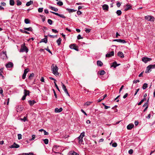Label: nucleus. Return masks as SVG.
Wrapping results in <instances>:
<instances>
[{
    "instance_id": "obj_15",
    "label": "nucleus",
    "mask_w": 155,
    "mask_h": 155,
    "mask_svg": "<svg viewBox=\"0 0 155 155\" xmlns=\"http://www.w3.org/2000/svg\"><path fill=\"white\" fill-rule=\"evenodd\" d=\"M118 56L121 58H123L124 57L123 53L121 51H119L117 53Z\"/></svg>"
},
{
    "instance_id": "obj_47",
    "label": "nucleus",
    "mask_w": 155,
    "mask_h": 155,
    "mask_svg": "<svg viewBox=\"0 0 155 155\" xmlns=\"http://www.w3.org/2000/svg\"><path fill=\"white\" fill-rule=\"evenodd\" d=\"M69 155H79L77 153H76L73 151V152H72V153H71Z\"/></svg>"
},
{
    "instance_id": "obj_12",
    "label": "nucleus",
    "mask_w": 155,
    "mask_h": 155,
    "mask_svg": "<svg viewBox=\"0 0 155 155\" xmlns=\"http://www.w3.org/2000/svg\"><path fill=\"white\" fill-rule=\"evenodd\" d=\"M19 147V145L18 144H16L15 143H14L13 145H12L10 147L11 148H18Z\"/></svg>"
},
{
    "instance_id": "obj_64",
    "label": "nucleus",
    "mask_w": 155,
    "mask_h": 155,
    "mask_svg": "<svg viewBox=\"0 0 155 155\" xmlns=\"http://www.w3.org/2000/svg\"><path fill=\"white\" fill-rule=\"evenodd\" d=\"M140 82V81L138 80H137L134 81L133 83H137V82Z\"/></svg>"
},
{
    "instance_id": "obj_31",
    "label": "nucleus",
    "mask_w": 155,
    "mask_h": 155,
    "mask_svg": "<svg viewBox=\"0 0 155 155\" xmlns=\"http://www.w3.org/2000/svg\"><path fill=\"white\" fill-rule=\"evenodd\" d=\"M61 39L60 38H59L58 40H57V43L58 45L59 46L61 44Z\"/></svg>"
},
{
    "instance_id": "obj_22",
    "label": "nucleus",
    "mask_w": 155,
    "mask_h": 155,
    "mask_svg": "<svg viewBox=\"0 0 155 155\" xmlns=\"http://www.w3.org/2000/svg\"><path fill=\"white\" fill-rule=\"evenodd\" d=\"M119 65V64H117V62L116 61H114L112 63L111 67H114V68H115Z\"/></svg>"
},
{
    "instance_id": "obj_57",
    "label": "nucleus",
    "mask_w": 155,
    "mask_h": 155,
    "mask_svg": "<svg viewBox=\"0 0 155 155\" xmlns=\"http://www.w3.org/2000/svg\"><path fill=\"white\" fill-rule=\"evenodd\" d=\"M59 17L64 18H66L65 16L63 14H60Z\"/></svg>"
},
{
    "instance_id": "obj_43",
    "label": "nucleus",
    "mask_w": 155,
    "mask_h": 155,
    "mask_svg": "<svg viewBox=\"0 0 155 155\" xmlns=\"http://www.w3.org/2000/svg\"><path fill=\"white\" fill-rule=\"evenodd\" d=\"M150 69H155V64H151L150 65Z\"/></svg>"
},
{
    "instance_id": "obj_27",
    "label": "nucleus",
    "mask_w": 155,
    "mask_h": 155,
    "mask_svg": "<svg viewBox=\"0 0 155 155\" xmlns=\"http://www.w3.org/2000/svg\"><path fill=\"white\" fill-rule=\"evenodd\" d=\"M98 73L101 75H103L105 74V72L104 70H101L98 71Z\"/></svg>"
},
{
    "instance_id": "obj_42",
    "label": "nucleus",
    "mask_w": 155,
    "mask_h": 155,
    "mask_svg": "<svg viewBox=\"0 0 155 155\" xmlns=\"http://www.w3.org/2000/svg\"><path fill=\"white\" fill-rule=\"evenodd\" d=\"M84 136V132H83L81 134L80 136L79 137H82V138H83V137Z\"/></svg>"
},
{
    "instance_id": "obj_51",
    "label": "nucleus",
    "mask_w": 155,
    "mask_h": 155,
    "mask_svg": "<svg viewBox=\"0 0 155 155\" xmlns=\"http://www.w3.org/2000/svg\"><path fill=\"white\" fill-rule=\"evenodd\" d=\"M112 145L113 147H116L117 146V144L116 143H114L112 144Z\"/></svg>"
},
{
    "instance_id": "obj_19",
    "label": "nucleus",
    "mask_w": 155,
    "mask_h": 155,
    "mask_svg": "<svg viewBox=\"0 0 155 155\" xmlns=\"http://www.w3.org/2000/svg\"><path fill=\"white\" fill-rule=\"evenodd\" d=\"M103 8L104 10H107L108 9V6L106 4H104L103 5Z\"/></svg>"
},
{
    "instance_id": "obj_60",
    "label": "nucleus",
    "mask_w": 155,
    "mask_h": 155,
    "mask_svg": "<svg viewBox=\"0 0 155 155\" xmlns=\"http://www.w3.org/2000/svg\"><path fill=\"white\" fill-rule=\"evenodd\" d=\"M85 31L87 33H89L90 32V29H89L87 28L85 30Z\"/></svg>"
},
{
    "instance_id": "obj_7",
    "label": "nucleus",
    "mask_w": 155,
    "mask_h": 155,
    "mask_svg": "<svg viewBox=\"0 0 155 155\" xmlns=\"http://www.w3.org/2000/svg\"><path fill=\"white\" fill-rule=\"evenodd\" d=\"M7 68H12L13 67V64L12 62H9L5 65Z\"/></svg>"
},
{
    "instance_id": "obj_39",
    "label": "nucleus",
    "mask_w": 155,
    "mask_h": 155,
    "mask_svg": "<svg viewBox=\"0 0 155 155\" xmlns=\"http://www.w3.org/2000/svg\"><path fill=\"white\" fill-rule=\"evenodd\" d=\"M116 13L118 15H120L121 14L122 12L120 10H118L117 11Z\"/></svg>"
},
{
    "instance_id": "obj_4",
    "label": "nucleus",
    "mask_w": 155,
    "mask_h": 155,
    "mask_svg": "<svg viewBox=\"0 0 155 155\" xmlns=\"http://www.w3.org/2000/svg\"><path fill=\"white\" fill-rule=\"evenodd\" d=\"M69 47L71 49H74L77 51H79L78 47L76 46L75 44H71L70 45Z\"/></svg>"
},
{
    "instance_id": "obj_18",
    "label": "nucleus",
    "mask_w": 155,
    "mask_h": 155,
    "mask_svg": "<svg viewBox=\"0 0 155 155\" xmlns=\"http://www.w3.org/2000/svg\"><path fill=\"white\" fill-rule=\"evenodd\" d=\"M150 65H149L147 67L146 70L145 71V73H149L150 72V71H151V70H150L151 69L150 68Z\"/></svg>"
},
{
    "instance_id": "obj_9",
    "label": "nucleus",
    "mask_w": 155,
    "mask_h": 155,
    "mask_svg": "<svg viewBox=\"0 0 155 155\" xmlns=\"http://www.w3.org/2000/svg\"><path fill=\"white\" fill-rule=\"evenodd\" d=\"M29 69L28 68L25 70L24 74H23L22 77L23 79H25V78L26 74L29 71Z\"/></svg>"
},
{
    "instance_id": "obj_30",
    "label": "nucleus",
    "mask_w": 155,
    "mask_h": 155,
    "mask_svg": "<svg viewBox=\"0 0 155 155\" xmlns=\"http://www.w3.org/2000/svg\"><path fill=\"white\" fill-rule=\"evenodd\" d=\"M147 85L148 84H147L146 83L144 84L142 87L143 89L144 90L147 87Z\"/></svg>"
},
{
    "instance_id": "obj_8",
    "label": "nucleus",
    "mask_w": 155,
    "mask_h": 155,
    "mask_svg": "<svg viewBox=\"0 0 155 155\" xmlns=\"http://www.w3.org/2000/svg\"><path fill=\"white\" fill-rule=\"evenodd\" d=\"M151 60V58L147 57H143L142 59V61L145 63Z\"/></svg>"
},
{
    "instance_id": "obj_11",
    "label": "nucleus",
    "mask_w": 155,
    "mask_h": 155,
    "mask_svg": "<svg viewBox=\"0 0 155 155\" xmlns=\"http://www.w3.org/2000/svg\"><path fill=\"white\" fill-rule=\"evenodd\" d=\"M62 110L63 109L62 107H60L59 109L58 108H56L54 111L56 113H59L62 111Z\"/></svg>"
},
{
    "instance_id": "obj_37",
    "label": "nucleus",
    "mask_w": 155,
    "mask_h": 155,
    "mask_svg": "<svg viewBox=\"0 0 155 155\" xmlns=\"http://www.w3.org/2000/svg\"><path fill=\"white\" fill-rule=\"evenodd\" d=\"M43 140L44 141L45 143L46 144H47L48 143V140L47 139H43Z\"/></svg>"
},
{
    "instance_id": "obj_10",
    "label": "nucleus",
    "mask_w": 155,
    "mask_h": 155,
    "mask_svg": "<svg viewBox=\"0 0 155 155\" xmlns=\"http://www.w3.org/2000/svg\"><path fill=\"white\" fill-rule=\"evenodd\" d=\"M114 53L113 51H112L110 52L107 53L106 55V57H110L114 55Z\"/></svg>"
},
{
    "instance_id": "obj_45",
    "label": "nucleus",
    "mask_w": 155,
    "mask_h": 155,
    "mask_svg": "<svg viewBox=\"0 0 155 155\" xmlns=\"http://www.w3.org/2000/svg\"><path fill=\"white\" fill-rule=\"evenodd\" d=\"M17 5H20L21 4V2L19 0H17Z\"/></svg>"
},
{
    "instance_id": "obj_13",
    "label": "nucleus",
    "mask_w": 155,
    "mask_h": 155,
    "mask_svg": "<svg viewBox=\"0 0 155 155\" xmlns=\"http://www.w3.org/2000/svg\"><path fill=\"white\" fill-rule=\"evenodd\" d=\"M134 127V124H129L127 126V128L128 130L131 129Z\"/></svg>"
},
{
    "instance_id": "obj_3",
    "label": "nucleus",
    "mask_w": 155,
    "mask_h": 155,
    "mask_svg": "<svg viewBox=\"0 0 155 155\" xmlns=\"http://www.w3.org/2000/svg\"><path fill=\"white\" fill-rule=\"evenodd\" d=\"M145 19L151 21H153L154 20V18L152 16L147 15L145 17Z\"/></svg>"
},
{
    "instance_id": "obj_34",
    "label": "nucleus",
    "mask_w": 155,
    "mask_h": 155,
    "mask_svg": "<svg viewBox=\"0 0 155 155\" xmlns=\"http://www.w3.org/2000/svg\"><path fill=\"white\" fill-rule=\"evenodd\" d=\"M146 100L145 98H143L140 101L138 104V105H140L144 101V100Z\"/></svg>"
},
{
    "instance_id": "obj_21",
    "label": "nucleus",
    "mask_w": 155,
    "mask_h": 155,
    "mask_svg": "<svg viewBox=\"0 0 155 155\" xmlns=\"http://www.w3.org/2000/svg\"><path fill=\"white\" fill-rule=\"evenodd\" d=\"M49 8L52 10H53L55 12H57L58 10V8L51 6H49Z\"/></svg>"
},
{
    "instance_id": "obj_14",
    "label": "nucleus",
    "mask_w": 155,
    "mask_h": 155,
    "mask_svg": "<svg viewBox=\"0 0 155 155\" xmlns=\"http://www.w3.org/2000/svg\"><path fill=\"white\" fill-rule=\"evenodd\" d=\"M131 8V6L130 5H127L125 6L124 11H126Z\"/></svg>"
},
{
    "instance_id": "obj_25",
    "label": "nucleus",
    "mask_w": 155,
    "mask_h": 155,
    "mask_svg": "<svg viewBox=\"0 0 155 155\" xmlns=\"http://www.w3.org/2000/svg\"><path fill=\"white\" fill-rule=\"evenodd\" d=\"M33 1H30L29 2H28L26 4V6H30V5L32 4H33Z\"/></svg>"
},
{
    "instance_id": "obj_24",
    "label": "nucleus",
    "mask_w": 155,
    "mask_h": 155,
    "mask_svg": "<svg viewBox=\"0 0 155 155\" xmlns=\"http://www.w3.org/2000/svg\"><path fill=\"white\" fill-rule=\"evenodd\" d=\"M36 138V135L34 134H33L31 136V138L29 139V141H31L32 140H34Z\"/></svg>"
},
{
    "instance_id": "obj_52",
    "label": "nucleus",
    "mask_w": 155,
    "mask_h": 155,
    "mask_svg": "<svg viewBox=\"0 0 155 155\" xmlns=\"http://www.w3.org/2000/svg\"><path fill=\"white\" fill-rule=\"evenodd\" d=\"M51 12L52 13H53V14H55V15H57L59 16H60V14H59L58 13H56V12Z\"/></svg>"
},
{
    "instance_id": "obj_61",
    "label": "nucleus",
    "mask_w": 155,
    "mask_h": 155,
    "mask_svg": "<svg viewBox=\"0 0 155 155\" xmlns=\"http://www.w3.org/2000/svg\"><path fill=\"white\" fill-rule=\"evenodd\" d=\"M81 111L86 116H87V113L82 109H81Z\"/></svg>"
},
{
    "instance_id": "obj_63",
    "label": "nucleus",
    "mask_w": 155,
    "mask_h": 155,
    "mask_svg": "<svg viewBox=\"0 0 155 155\" xmlns=\"http://www.w3.org/2000/svg\"><path fill=\"white\" fill-rule=\"evenodd\" d=\"M128 93H126L123 97V98L124 99L125 98L128 96Z\"/></svg>"
},
{
    "instance_id": "obj_59",
    "label": "nucleus",
    "mask_w": 155,
    "mask_h": 155,
    "mask_svg": "<svg viewBox=\"0 0 155 155\" xmlns=\"http://www.w3.org/2000/svg\"><path fill=\"white\" fill-rule=\"evenodd\" d=\"M26 94L24 95L21 98V100H25L26 98Z\"/></svg>"
},
{
    "instance_id": "obj_49",
    "label": "nucleus",
    "mask_w": 155,
    "mask_h": 155,
    "mask_svg": "<svg viewBox=\"0 0 155 155\" xmlns=\"http://www.w3.org/2000/svg\"><path fill=\"white\" fill-rule=\"evenodd\" d=\"M43 11V8H39L38 9V12H42Z\"/></svg>"
},
{
    "instance_id": "obj_32",
    "label": "nucleus",
    "mask_w": 155,
    "mask_h": 155,
    "mask_svg": "<svg viewBox=\"0 0 155 155\" xmlns=\"http://www.w3.org/2000/svg\"><path fill=\"white\" fill-rule=\"evenodd\" d=\"M25 22L26 24L30 23V21L27 18L25 19Z\"/></svg>"
},
{
    "instance_id": "obj_56",
    "label": "nucleus",
    "mask_w": 155,
    "mask_h": 155,
    "mask_svg": "<svg viewBox=\"0 0 155 155\" xmlns=\"http://www.w3.org/2000/svg\"><path fill=\"white\" fill-rule=\"evenodd\" d=\"M45 49L47 50V51H48L49 53H51V54H52L51 51L48 48V47L46 48H45Z\"/></svg>"
},
{
    "instance_id": "obj_48",
    "label": "nucleus",
    "mask_w": 155,
    "mask_h": 155,
    "mask_svg": "<svg viewBox=\"0 0 155 155\" xmlns=\"http://www.w3.org/2000/svg\"><path fill=\"white\" fill-rule=\"evenodd\" d=\"M148 100H148V101H147V102H146V103H145L143 105V107H148Z\"/></svg>"
},
{
    "instance_id": "obj_26",
    "label": "nucleus",
    "mask_w": 155,
    "mask_h": 155,
    "mask_svg": "<svg viewBox=\"0 0 155 155\" xmlns=\"http://www.w3.org/2000/svg\"><path fill=\"white\" fill-rule=\"evenodd\" d=\"M97 64L99 66H101L103 65V63L100 61H97Z\"/></svg>"
},
{
    "instance_id": "obj_2",
    "label": "nucleus",
    "mask_w": 155,
    "mask_h": 155,
    "mask_svg": "<svg viewBox=\"0 0 155 155\" xmlns=\"http://www.w3.org/2000/svg\"><path fill=\"white\" fill-rule=\"evenodd\" d=\"M28 49L25 46V43L21 45V48L20 50V52H25L26 53L28 51Z\"/></svg>"
},
{
    "instance_id": "obj_16",
    "label": "nucleus",
    "mask_w": 155,
    "mask_h": 155,
    "mask_svg": "<svg viewBox=\"0 0 155 155\" xmlns=\"http://www.w3.org/2000/svg\"><path fill=\"white\" fill-rule=\"evenodd\" d=\"M78 143L80 144H83V138H82V137L80 138V137H78Z\"/></svg>"
},
{
    "instance_id": "obj_58",
    "label": "nucleus",
    "mask_w": 155,
    "mask_h": 155,
    "mask_svg": "<svg viewBox=\"0 0 155 155\" xmlns=\"http://www.w3.org/2000/svg\"><path fill=\"white\" fill-rule=\"evenodd\" d=\"M83 38V37H81V36L80 35H79L77 36V39H82Z\"/></svg>"
},
{
    "instance_id": "obj_36",
    "label": "nucleus",
    "mask_w": 155,
    "mask_h": 155,
    "mask_svg": "<svg viewBox=\"0 0 155 155\" xmlns=\"http://www.w3.org/2000/svg\"><path fill=\"white\" fill-rule=\"evenodd\" d=\"M10 4L11 5H14V1L13 0H10Z\"/></svg>"
},
{
    "instance_id": "obj_46",
    "label": "nucleus",
    "mask_w": 155,
    "mask_h": 155,
    "mask_svg": "<svg viewBox=\"0 0 155 155\" xmlns=\"http://www.w3.org/2000/svg\"><path fill=\"white\" fill-rule=\"evenodd\" d=\"M34 76V74L33 73H32L31 74H30L29 75L28 78L30 79H31V78L33 77Z\"/></svg>"
},
{
    "instance_id": "obj_40",
    "label": "nucleus",
    "mask_w": 155,
    "mask_h": 155,
    "mask_svg": "<svg viewBox=\"0 0 155 155\" xmlns=\"http://www.w3.org/2000/svg\"><path fill=\"white\" fill-rule=\"evenodd\" d=\"M48 23L50 25H51L52 24L53 21L50 19H48Z\"/></svg>"
},
{
    "instance_id": "obj_1",
    "label": "nucleus",
    "mask_w": 155,
    "mask_h": 155,
    "mask_svg": "<svg viewBox=\"0 0 155 155\" xmlns=\"http://www.w3.org/2000/svg\"><path fill=\"white\" fill-rule=\"evenodd\" d=\"M51 70L52 73L56 76H59V73L58 72V67L54 64H52L51 67Z\"/></svg>"
},
{
    "instance_id": "obj_55",
    "label": "nucleus",
    "mask_w": 155,
    "mask_h": 155,
    "mask_svg": "<svg viewBox=\"0 0 155 155\" xmlns=\"http://www.w3.org/2000/svg\"><path fill=\"white\" fill-rule=\"evenodd\" d=\"M52 31L53 32H54L55 33H57L58 32V31L57 30L54 29H52Z\"/></svg>"
},
{
    "instance_id": "obj_23",
    "label": "nucleus",
    "mask_w": 155,
    "mask_h": 155,
    "mask_svg": "<svg viewBox=\"0 0 155 155\" xmlns=\"http://www.w3.org/2000/svg\"><path fill=\"white\" fill-rule=\"evenodd\" d=\"M24 95L26 94V96L28 95H29V93H30V91L28 90H27L26 89H25L24 90Z\"/></svg>"
},
{
    "instance_id": "obj_41",
    "label": "nucleus",
    "mask_w": 155,
    "mask_h": 155,
    "mask_svg": "<svg viewBox=\"0 0 155 155\" xmlns=\"http://www.w3.org/2000/svg\"><path fill=\"white\" fill-rule=\"evenodd\" d=\"M57 4L58 5H59V6H62L63 5V2L61 1H59L57 3Z\"/></svg>"
},
{
    "instance_id": "obj_50",
    "label": "nucleus",
    "mask_w": 155,
    "mask_h": 155,
    "mask_svg": "<svg viewBox=\"0 0 155 155\" xmlns=\"http://www.w3.org/2000/svg\"><path fill=\"white\" fill-rule=\"evenodd\" d=\"M0 94H1L3 96V90L2 88L0 87Z\"/></svg>"
},
{
    "instance_id": "obj_28",
    "label": "nucleus",
    "mask_w": 155,
    "mask_h": 155,
    "mask_svg": "<svg viewBox=\"0 0 155 155\" xmlns=\"http://www.w3.org/2000/svg\"><path fill=\"white\" fill-rule=\"evenodd\" d=\"M66 10H67L68 11V12L69 13L73 12L76 11V10H74V9H71L70 8H67Z\"/></svg>"
},
{
    "instance_id": "obj_54",
    "label": "nucleus",
    "mask_w": 155,
    "mask_h": 155,
    "mask_svg": "<svg viewBox=\"0 0 155 155\" xmlns=\"http://www.w3.org/2000/svg\"><path fill=\"white\" fill-rule=\"evenodd\" d=\"M128 153L130 154H131L133 153V150L132 149L128 151Z\"/></svg>"
},
{
    "instance_id": "obj_62",
    "label": "nucleus",
    "mask_w": 155,
    "mask_h": 155,
    "mask_svg": "<svg viewBox=\"0 0 155 155\" xmlns=\"http://www.w3.org/2000/svg\"><path fill=\"white\" fill-rule=\"evenodd\" d=\"M44 134L45 135H48V133L45 130H44Z\"/></svg>"
},
{
    "instance_id": "obj_53",
    "label": "nucleus",
    "mask_w": 155,
    "mask_h": 155,
    "mask_svg": "<svg viewBox=\"0 0 155 155\" xmlns=\"http://www.w3.org/2000/svg\"><path fill=\"white\" fill-rule=\"evenodd\" d=\"M51 12L52 13H53V14H55V15H57L59 16H60V14H59L58 13H56V12Z\"/></svg>"
},
{
    "instance_id": "obj_17",
    "label": "nucleus",
    "mask_w": 155,
    "mask_h": 155,
    "mask_svg": "<svg viewBox=\"0 0 155 155\" xmlns=\"http://www.w3.org/2000/svg\"><path fill=\"white\" fill-rule=\"evenodd\" d=\"M45 38L44 39H42L41 40V42H43L45 43H47V42H48V40H47V36H45Z\"/></svg>"
},
{
    "instance_id": "obj_5",
    "label": "nucleus",
    "mask_w": 155,
    "mask_h": 155,
    "mask_svg": "<svg viewBox=\"0 0 155 155\" xmlns=\"http://www.w3.org/2000/svg\"><path fill=\"white\" fill-rule=\"evenodd\" d=\"M61 84L62 89L64 90V91L65 93L67 94V95L68 96H70V95L68 92V91H67V88H66V86L62 82H61Z\"/></svg>"
},
{
    "instance_id": "obj_20",
    "label": "nucleus",
    "mask_w": 155,
    "mask_h": 155,
    "mask_svg": "<svg viewBox=\"0 0 155 155\" xmlns=\"http://www.w3.org/2000/svg\"><path fill=\"white\" fill-rule=\"evenodd\" d=\"M28 102L31 106H32L36 103V102L34 100L32 101L29 100Z\"/></svg>"
},
{
    "instance_id": "obj_33",
    "label": "nucleus",
    "mask_w": 155,
    "mask_h": 155,
    "mask_svg": "<svg viewBox=\"0 0 155 155\" xmlns=\"http://www.w3.org/2000/svg\"><path fill=\"white\" fill-rule=\"evenodd\" d=\"M92 102H89L87 101L84 104V105L85 106H89L90 105V104L92 103Z\"/></svg>"
},
{
    "instance_id": "obj_35",
    "label": "nucleus",
    "mask_w": 155,
    "mask_h": 155,
    "mask_svg": "<svg viewBox=\"0 0 155 155\" xmlns=\"http://www.w3.org/2000/svg\"><path fill=\"white\" fill-rule=\"evenodd\" d=\"M118 42L123 43H124L126 42L124 40L120 39H119Z\"/></svg>"
},
{
    "instance_id": "obj_6",
    "label": "nucleus",
    "mask_w": 155,
    "mask_h": 155,
    "mask_svg": "<svg viewBox=\"0 0 155 155\" xmlns=\"http://www.w3.org/2000/svg\"><path fill=\"white\" fill-rule=\"evenodd\" d=\"M15 108L17 112L21 111L23 109V107L21 105L17 106Z\"/></svg>"
},
{
    "instance_id": "obj_44",
    "label": "nucleus",
    "mask_w": 155,
    "mask_h": 155,
    "mask_svg": "<svg viewBox=\"0 0 155 155\" xmlns=\"http://www.w3.org/2000/svg\"><path fill=\"white\" fill-rule=\"evenodd\" d=\"M18 139L20 140L22 139V136L21 134H18Z\"/></svg>"
},
{
    "instance_id": "obj_38",
    "label": "nucleus",
    "mask_w": 155,
    "mask_h": 155,
    "mask_svg": "<svg viewBox=\"0 0 155 155\" xmlns=\"http://www.w3.org/2000/svg\"><path fill=\"white\" fill-rule=\"evenodd\" d=\"M4 68H2L0 69V75L1 76L3 77V75L2 74V73L3 72V70Z\"/></svg>"
},
{
    "instance_id": "obj_29",
    "label": "nucleus",
    "mask_w": 155,
    "mask_h": 155,
    "mask_svg": "<svg viewBox=\"0 0 155 155\" xmlns=\"http://www.w3.org/2000/svg\"><path fill=\"white\" fill-rule=\"evenodd\" d=\"M24 30H26L28 31H32V28L31 27H30L28 28H25Z\"/></svg>"
}]
</instances>
